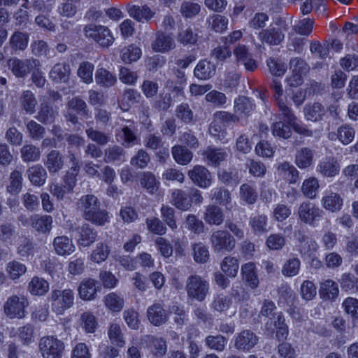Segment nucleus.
Returning a JSON list of instances; mask_svg holds the SVG:
<instances>
[{
  "mask_svg": "<svg viewBox=\"0 0 358 358\" xmlns=\"http://www.w3.org/2000/svg\"><path fill=\"white\" fill-rule=\"evenodd\" d=\"M83 33L85 38L97 43L104 48L110 46L115 41L110 29L103 25L95 24H86L83 28Z\"/></svg>",
  "mask_w": 358,
  "mask_h": 358,
  "instance_id": "nucleus-1",
  "label": "nucleus"
},
{
  "mask_svg": "<svg viewBox=\"0 0 358 358\" xmlns=\"http://www.w3.org/2000/svg\"><path fill=\"white\" fill-rule=\"evenodd\" d=\"M49 301L52 311L57 315H62L74 304L73 291L71 289H53L49 296Z\"/></svg>",
  "mask_w": 358,
  "mask_h": 358,
  "instance_id": "nucleus-2",
  "label": "nucleus"
},
{
  "mask_svg": "<svg viewBox=\"0 0 358 358\" xmlns=\"http://www.w3.org/2000/svg\"><path fill=\"white\" fill-rule=\"evenodd\" d=\"M64 343L54 336H45L38 342V350L43 358H62Z\"/></svg>",
  "mask_w": 358,
  "mask_h": 358,
  "instance_id": "nucleus-3",
  "label": "nucleus"
},
{
  "mask_svg": "<svg viewBox=\"0 0 358 358\" xmlns=\"http://www.w3.org/2000/svg\"><path fill=\"white\" fill-rule=\"evenodd\" d=\"M299 220L305 224L315 227L324 216V211L313 203L302 202L297 210Z\"/></svg>",
  "mask_w": 358,
  "mask_h": 358,
  "instance_id": "nucleus-4",
  "label": "nucleus"
},
{
  "mask_svg": "<svg viewBox=\"0 0 358 358\" xmlns=\"http://www.w3.org/2000/svg\"><path fill=\"white\" fill-rule=\"evenodd\" d=\"M187 296L199 301H203L209 292V284L199 275H191L186 281Z\"/></svg>",
  "mask_w": 358,
  "mask_h": 358,
  "instance_id": "nucleus-5",
  "label": "nucleus"
},
{
  "mask_svg": "<svg viewBox=\"0 0 358 358\" xmlns=\"http://www.w3.org/2000/svg\"><path fill=\"white\" fill-rule=\"evenodd\" d=\"M29 306V301L24 295H12L9 296L3 305V312L9 318L22 319L26 315V308Z\"/></svg>",
  "mask_w": 358,
  "mask_h": 358,
  "instance_id": "nucleus-6",
  "label": "nucleus"
},
{
  "mask_svg": "<svg viewBox=\"0 0 358 358\" xmlns=\"http://www.w3.org/2000/svg\"><path fill=\"white\" fill-rule=\"evenodd\" d=\"M212 248L215 252H231L236 247V240L227 231L217 230L210 238Z\"/></svg>",
  "mask_w": 358,
  "mask_h": 358,
  "instance_id": "nucleus-7",
  "label": "nucleus"
},
{
  "mask_svg": "<svg viewBox=\"0 0 358 358\" xmlns=\"http://www.w3.org/2000/svg\"><path fill=\"white\" fill-rule=\"evenodd\" d=\"M233 54L236 64L243 65L247 71L253 72L257 69L258 62L245 45L238 43L234 47Z\"/></svg>",
  "mask_w": 358,
  "mask_h": 358,
  "instance_id": "nucleus-8",
  "label": "nucleus"
},
{
  "mask_svg": "<svg viewBox=\"0 0 358 358\" xmlns=\"http://www.w3.org/2000/svg\"><path fill=\"white\" fill-rule=\"evenodd\" d=\"M8 65L16 77L23 78L29 73L34 68L41 66V63L39 60L32 57L24 59L14 57L9 59Z\"/></svg>",
  "mask_w": 358,
  "mask_h": 358,
  "instance_id": "nucleus-9",
  "label": "nucleus"
},
{
  "mask_svg": "<svg viewBox=\"0 0 358 358\" xmlns=\"http://www.w3.org/2000/svg\"><path fill=\"white\" fill-rule=\"evenodd\" d=\"M187 175L192 182L201 188L206 189L212 185V173L204 166L195 165L188 171Z\"/></svg>",
  "mask_w": 358,
  "mask_h": 358,
  "instance_id": "nucleus-10",
  "label": "nucleus"
},
{
  "mask_svg": "<svg viewBox=\"0 0 358 358\" xmlns=\"http://www.w3.org/2000/svg\"><path fill=\"white\" fill-rule=\"evenodd\" d=\"M147 317L150 322L155 326L159 327L166 324L169 320V313L164 309L160 302H155L147 309Z\"/></svg>",
  "mask_w": 358,
  "mask_h": 358,
  "instance_id": "nucleus-11",
  "label": "nucleus"
},
{
  "mask_svg": "<svg viewBox=\"0 0 358 358\" xmlns=\"http://www.w3.org/2000/svg\"><path fill=\"white\" fill-rule=\"evenodd\" d=\"M258 38L262 43L268 45H278L285 38V34L280 27H268L262 29L258 34Z\"/></svg>",
  "mask_w": 358,
  "mask_h": 358,
  "instance_id": "nucleus-12",
  "label": "nucleus"
},
{
  "mask_svg": "<svg viewBox=\"0 0 358 358\" xmlns=\"http://www.w3.org/2000/svg\"><path fill=\"white\" fill-rule=\"evenodd\" d=\"M259 338L250 330H243L235 338L234 347L241 351H250L258 343Z\"/></svg>",
  "mask_w": 358,
  "mask_h": 358,
  "instance_id": "nucleus-13",
  "label": "nucleus"
},
{
  "mask_svg": "<svg viewBox=\"0 0 358 358\" xmlns=\"http://www.w3.org/2000/svg\"><path fill=\"white\" fill-rule=\"evenodd\" d=\"M151 47L152 50L156 52L165 53L173 50L176 43L170 34L158 31L155 34V38L152 42Z\"/></svg>",
  "mask_w": 358,
  "mask_h": 358,
  "instance_id": "nucleus-14",
  "label": "nucleus"
},
{
  "mask_svg": "<svg viewBox=\"0 0 358 358\" xmlns=\"http://www.w3.org/2000/svg\"><path fill=\"white\" fill-rule=\"evenodd\" d=\"M99 287L96 281L92 278H86L80 283L78 292L80 299L83 301H92L96 299Z\"/></svg>",
  "mask_w": 358,
  "mask_h": 358,
  "instance_id": "nucleus-15",
  "label": "nucleus"
},
{
  "mask_svg": "<svg viewBox=\"0 0 358 358\" xmlns=\"http://www.w3.org/2000/svg\"><path fill=\"white\" fill-rule=\"evenodd\" d=\"M146 343L150 354L155 357L161 358L166 355L167 344L164 338L147 336Z\"/></svg>",
  "mask_w": 358,
  "mask_h": 358,
  "instance_id": "nucleus-16",
  "label": "nucleus"
},
{
  "mask_svg": "<svg viewBox=\"0 0 358 358\" xmlns=\"http://www.w3.org/2000/svg\"><path fill=\"white\" fill-rule=\"evenodd\" d=\"M322 207L331 213L338 212L341 210L343 200L338 193L333 192H325L321 200Z\"/></svg>",
  "mask_w": 358,
  "mask_h": 358,
  "instance_id": "nucleus-17",
  "label": "nucleus"
},
{
  "mask_svg": "<svg viewBox=\"0 0 358 358\" xmlns=\"http://www.w3.org/2000/svg\"><path fill=\"white\" fill-rule=\"evenodd\" d=\"M127 11L129 15L138 22H148L155 17L156 13L148 5L137 6L128 5Z\"/></svg>",
  "mask_w": 358,
  "mask_h": 358,
  "instance_id": "nucleus-18",
  "label": "nucleus"
},
{
  "mask_svg": "<svg viewBox=\"0 0 358 358\" xmlns=\"http://www.w3.org/2000/svg\"><path fill=\"white\" fill-rule=\"evenodd\" d=\"M355 129L348 124H343L337 129L336 131L328 134V138L331 141L338 140L344 145L350 143L355 138Z\"/></svg>",
  "mask_w": 358,
  "mask_h": 358,
  "instance_id": "nucleus-19",
  "label": "nucleus"
},
{
  "mask_svg": "<svg viewBox=\"0 0 358 358\" xmlns=\"http://www.w3.org/2000/svg\"><path fill=\"white\" fill-rule=\"evenodd\" d=\"M203 220L210 225H221L224 220V215L221 208L217 205H208L206 207Z\"/></svg>",
  "mask_w": 358,
  "mask_h": 358,
  "instance_id": "nucleus-20",
  "label": "nucleus"
},
{
  "mask_svg": "<svg viewBox=\"0 0 358 358\" xmlns=\"http://www.w3.org/2000/svg\"><path fill=\"white\" fill-rule=\"evenodd\" d=\"M52 222L50 215L34 214L31 215V227L38 233L45 234L51 231Z\"/></svg>",
  "mask_w": 358,
  "mask_h": 358,
  "instance_id": "nucleus-21",
  "label": "nucleus"
},
{
  "mask_svg": "<svg viewBox=\"0 0 358 358\" xmlns=\"http://www.w3.org/2000/svg\"><path fill=\"white\" fill-rule=\"evenodd\" d=\"M54 250L58 255H70L75 251V245L71 238L66 236H57L53 240Z\"/></svg>",
  "mask_w": 358,
  "mask_h": 358,
  "instance_id": "nucleus-22",
  "label": "nucleus"
},
{
  "mask_svg": "<svg viewBox=\"0 0 358 358\" xmlns=\"http://www.w3.org/2000/svg\"><path fill=\"white\" fill-rule=\"evenodd\" d=\"M77 207L83 211V217H85L100 207V202L94 195L87 194L80 197L77 203Z\"/></svg>",
  "mask_w": 358,
  "mask_h": 358,
  "instance_id": "nucleus-23",
  "label": "nucleus"
},
{
  "mask_svg": "<svg viewBox=\"0 0 358 358\" xmlns=\"http://www.w3.org/2000/svg\"><path fill=\"white\" fill-rule=\"evenodd\" d=\"M79 237L78 244L84 248L90 247L95 242L97 237V232L92 229L88 224H83L78 228Z\"/></svg>",
  "mask_w": 358,
  "mask_h": 358,
  "instance_id": "nucleus-24",
  "label": "nucleus"
},
{
  "mask_svg": "<svg viewBox=\"0 0 358 358\" xmlns=\"http://www.w3.org/2000/svg\"><path fill=\"white\" fill-rule=\"evenodd\" d=\"M243 279L252 289L257 288L259 285V278L257 267L253 262H248L241 266V268Z\"/></svg>",
  "mask_w": 358,
  "mask_h": 358,
  "instance_id": "nucleus-25",
  "label": "nucleus"
},
{
  "mask_svg": "<svg viewBox=\"0 0 358 358\" xmlns=\"http://www.w3.org/2000/svg\"><path fill=\"white\" fill-rule=\"evenodd\" d=\"M319 294L325 300L334 301L339 294L338 284L331 279L324 280L320 283Z\"/></svg>",
  "mask_w": 358,
  "mask_h": 358,
  "instance_id": "nucleus-26",
  "label": "nucleus"
},
{
  "mask_svg": "<svg viewBox=\"0 0 358 358\" xmlns=\"http://www.w3.org/2000/svg\"><path fill=\"white\" fill-rule=\"evenodd\" d=\"M317 170L325 177H334L339 173L340 166L336 159L329 157L320 162Z\"/></svg>",
  "mask_w": 358,
  "mask_h": 358,
  "instance_id": "nucleus-27",
  "label": "nucleus"
},
{
  "mask_svg": "<svg viewBox=\"0 0 358 358\" xmlns=\"http://www.w3.org/2000/svg\"><path fill=\"white\" fill-rule=\"evenodd\" d=\"M96 83L105 88L114 86L117 83L116 76L104 68H99L95 72Z\"/></svg>",
  "mask_w": 358,
  "mask_h": 358,
  "instance_id": "nucleus-28",
  "label": "nucleus"
},
{
  "mask_svg": "<svg viewBox=\"0 0 358 358\" xmlns=\"http://www.w3.org/2000/svg\"><path fill=\"white\" fill-rule=\"evenodd\" d=\"M171 203L181 210H188L191 208V201L187 194L180 189H175L171 192Z\"/></svg>",
  "mask_w": 358,
  "mask_h": 358,
  "instance_id": "nucleus-29",
  "label": "nucleus"
},
{
  "mask_svg": "<svg viewBox=\"0 0 358 358\" xmlns=\"http://www.w3.org/2000/svg\"><path fill=\"white\" fill-rule=\"evenodd\" d=\"M216 71L215 65L206 59L201 60L196 66L194 73L200 80H207L213 77Z\"/></svg>",
  "mask_w": 358,
  "mask_h": 358,
  "instance_id": "nucleus-30",
  "label": "nucleus"
},
{
  "mask_svg": "<svg viewBox=\"0 0 358 358\" xmlns=\"http://www.w3.org/2000/svg\"><path fill=\"white\" fill-rule=\"evenodd\" d=\"M71 73L70 66L65 63H57L50 71V78L55 83H66Z\"/></svg>",
  "mask_w": 358,
  "mask_h": 358,
  "instance_id": "nucleus-31",
  "label": "nucleus"
},
{
  "mask_svg": "<svg viewBox=\"0 0 358 358\" xmlns=\"http://www.w3.org/2000/svg\"><path fill=\"white\" fill-rule=\"evenodd\" d=\"M210 198L218 204L224 206L227 210H231L233 208L231 193L226 189L222 187L213 189L210 191Z\"/></svg>",
  "mask_w": 358,
  "mask_h": 358,
  "instance_id": "nucleus-32",
  "label": "nucleus"
},
{
  "mask_svg": "<svg viewBox=\"0 0 358 358\" xmlns=\"http://www.w3.org/2000/svg\"><path fill=\"white\" fill-rule=\"evenodd\" d=\"M303 112L307 120L317 122L322 120L327 111L321 103L315 102L306 104Z\"/></svg>",
  "mask_w": 358,
  "mask_h": 358,
  "instance_id": "nucleus-33",
  "label": "nucleus"
},
{
  "mask_svg": "<svg viewBox=\"0 0 358 358\" xmlns=\"http://www.w3.org/2000/svg\"><path fill=\"white\" fill-rule=\"evenodd\" d=\"M203 156L207 160V164L212 166H217L227 157V152L221 148L208 147L203 152Z\"/></svg>",
  "mask_w": 358,
  "mask_h": 358,
  "instance_id": "nucleus-34",
  "label": "nucleus"
},
{
  "mask_svg": "<svg viewBox=\"0 0 358 358\" xmlns=\"http://www.w3.org/2000/svg\"><path fill=\"white\" fill-rule=\"evenodd\" d=\"M221 271L229 278H236L239 269V260L231 255L224 257L220 263Z\"/></svg>",
  "mask_w": 358,
  "mask_h": 358,
  "instance_id": "nucleus-35",
  "label": "nucleus"
},
{
  "mask_svg": "<svg viewBox=\"0 0 358 358\" xmlns=\"http://www.w3.org/2000/svg\"><path fill=\"white\" fill-rule=\"evenodd\" d=\"M278 174L287 180L289 183H296L299 178V171L288 162L280 163L277 167Z\"/></svg>",
  "mask_w": 358,
  "mask_h": 358,
  "instance_id": "nucleus-36",
  "label": "nucleus"
},
{
  "mask_svg": "<svg viewBox=\"0 0 358 358\" xmlns=\"http://www.w3.org/2000/svg\"><path fill=\"white\" fill-rule=\"evenodd\" d=\"M81 0H63L57 8L58 13L67 18H73L78 13Z\"/></svg>",
  "mask_w": 358,
  "mask_h": 358,
  "instance_id": "nucleus-37",
  "label": "nucleus"
},
{
  "mask_svg": "<svg viewBox=\"0 0 358 358\" xmlns=\"http://www.w3.org/2000/svg\"><path fill=\"white\" fill-rule=\"evenodd\" d=\"M45 165L50 173L58 172L64 165L62 155L57 150H52L46 157Z\"/></svg>",
  "mask_w": 358,
  "mask_h": 358,
  "instance_id": "nucleus-38",
  "label": "nucleus"
},
{
  "mask_svg": "<svg viewBox=\"0 0 358 358\" xmlns=\"http://www.w3.org/2000/svg\"><path fill=\"white\" fill-rule=\"evenodd\" d=\"M27 176L30 182L36 186L43 185L46 180V171L41 165H35L27 169Z\"/></svg>",
  "mask_w": 358,
  "mask_h": 358,
  "instance_id": "nucleus-39",
  "label": "nucleus"
},
{
  "mask_svg": "<svg viewBox=\"0 0 358 358\" xmlns=\"http://www.w3.org/2000/svg\"><path fill=\"white\" fill-rule=\"evenodd\" d=\"M28 289L32 295L43 296L49 290V283L43 278L35 276L31 278Z\"/></svg>",
  "mask_w": 358,
  "mask_h": 358,
  "instance_id": "nucleus-40",
  "label": "nucleus"
},
{
  "mask_svg": "<svg viewBox=\"0 0 358 358\" xmlns=\"http://www.w3.org/2000/svg\"><path fill=\"white\" fill-rule=\"evenodd\" d=\"M319 188L318 180L315 177H310L303 182L301 191L306 197L314 199L317 195Z\"/></svg>",
  "mask_w": 358,
  "mask_h": 358,
  "instance_id": "nucleus-41",
  "label": "nucleus"
},
{
  "mask_svg": "<svg viewBox=\"0 0 358 358\" xmlns=\"http://www.w3.org/2000/svg\"><path fill=\"white\" fill-rule=\"evenodd\" d=\"M80 324L87 334L94 333L98 327L97 319L90 311H85L81 314Z\"/></svg>",
  "mask_w": 358,
  "mask_h": 358,
  "instance_id": "nucleus-42",
  "label": "nucleus"
},
{
  "mask_svg": "<svg viewBox=\"0 0 358 358\" xmlns=\"http://www.w3.org/2000/svg\"><path fill=\"white\" fill-rule=\"evenodd\" d=\"M255 108L252 101L245 96H239L234 101V111L240 115H248Z\"/></svg>",
  "mask_w": 358,
  "mask_h": 358,
  "instance_id": "nucleus-43",
  "label": "nucleus"
},
{
  "mask_svg": "<svg viewBox=\"0 0 358 358\" xmlns=\"http://www.w3.org/2000/svg\"><path fill=\"white\" fill-rule=\"evenodd\" d=\"M240 198L248 204H254L258 197L256 187L254 184L244 183L241 185L239 189Z\"/></svg>",
  "mask_w": 358,
  "mask_h": 358,
  "instance_id": "nucleus-44",
  "label": "nucleus"
},
{
  "mask_svg": "<svg viewBox=\"0 0 358 358\" xmlns=\"http://www.w3.org/2000/svg\"><path fill=\"white\" fill-rule=\"evenodd\" d=\"M171 152L175 161L180 165L188 164L193 157L192 152L182 145L173 146Z\"/></svg>",
  "mask_w": 358,
  "mask_h": 358,
  "instance_id": "nucleus-45",
  "label": "nucleus"
},
{
  "mask_svg": "<svg viewBox=\"0 0 358 358\" xmlns=\"http://www.w3.org/2000/svg\"><path fill=\"white\" fill-rule=\"evenodd\" d=\"M110 252V248L106 243H98L96 248L92 251L90 259L94 263L101 264L108 259Z\"/></svg>",
  "mask_w": 358,
  "mask_h": 358,
  "instance_id": "nucleus-46",
  "label": "nucleus"
},
{
  "mask_svg": "<svg viewBox=\"0 0 358 358\" xmlns=\"http://www.w3.org/2000/svg\"><path fill=\"white\" fill-rule=\"evenodd\" d=\"M161 217L164 223L172 230L178 229L176 210L169 205L162 204L160 208Z\"/></svg>",
  "mask_w": 358,
  "mask_h": 358,
  "instance_id": "nucleus-47",
  "label": "nucleus"
},
{
  "mask_svg": "<svg viewBox=\"0 0 358 358\" xmlns=\"http://www.w3.org/2000/svg\"><path fill=\"white\" fill-rule=\"evenodd\" d=\"M313 160V152L308 148L298 150L295 156V163L300 169H306L311 166Z\"/></svg>",
  "mask_w": 358,
  "mask_h": 358,
  "instance_id": "nucleus-48",
  "label": "nucleus"
},
{
  "mask_svg": "<svg viewBox=\"0 0 358 358\" xmlns=\"http://www.w3.org/2000/svg\"><path fill=\"white\" fill-rule=\"evenodd\" d=\"M121 59L124 63L130 64L140 59L142 55L141 49L134 44H131L122 49Z\"/></svg>",
  "mask_w": 358,
  "mask_h": 358,
  "instance_id": "nucleus-49",
  "label": "nucleus"
},
{
  "mask_svg": "<svg viewBox=\"0 0 358 358\" xmlns=\"http://www.w3.org/2000/svg\"><path fill=\"white\" fill-rule=\"evenodd\" d=\"M27 266L25 264L13 260L6 264V271L10 279L15 280L19 279L22 275L27 272Z\"/></svg>",
  "mask_w": 358,
  "mask_h": 358,
  "instance_id": "nucleus-50",
  "label": "nucleus"
},
{
  "mask_svg": "<svg viewBox=\"0 0 358 358\" xmlns=\"http://www.w3.org/2000/svg\"><path fill=\"white\" fill-rule=\"evenodd\" d=\"M105 306L113 312H120L124 307V299L116 294L110 292L103 298Z\"/></svg>",
  "mask_w": 358,
  "mask_h": 358,
  "instance_id": "nucleus-51",
  "label": "nucleus"
},
{
  "mask_svg": "<svg viewBox=\"0 0 358 358\" xmlns=\"http://www.w3.org/2000/svg\"><path fill=\"white\" fill-rule=\"evenodd\" d=\"M20 103L27 113L33 114L35 112L37 101L32 92L23 91L20 98Z\"/></svg>",
  "mask_w": 358,
  "mask_h": 358,
  "instance_id": "nucleus-52",
  "label": "nucleus"
},
{
  "mask_svg": "<svg viewBox=\"0 0 358 358\" xmlns=\"http://www.w3.org/2000/svg\"><path fill=\"white\" fill-rule=\"evenodd\" d=\"M231 305V298L221 294L213 297L210 307L214 311L222 313L229 310Z\"/></svg>",
  "mask_w": 358,
  "mask_h": 358,
  "instance_id": "nucleus-53",
  "label": "nucleus"
},
{
  "mask_svg": "<svg viewBox=\"0 0 358 358\" xmlns=\"http://www.w3.org/2000/svg\"><path fill=\"white\" fill-rule=\"evenodd\" d=\"M84 219L96 226H103L110 222L108 213L106 210L101 209L100 207L84 217Z\"/></svg>",
  "mask_w": 358,
  "mask_h": 358,
  "instance_id": "nucleus-54",
  "label": "nucleus"
},
{
  "mask_svg": "<svg viewBox=\"0 0 358 358\" xmlns=\"http://www.w3.org/2000/svg\"><path fill=\"white\" fill-rule=\"evenodd\" d=\"M218 178L223 183L228 185H236L240 182L241 178L238 172L235 169H222L218 171Z\"/></svg>",
  "mask_w": 358,
  "mask_h": 358,
  "instance_id": "nucleus-55",
  "label": "nucleus"
},
{
  "mask_svg": "<svg viewBox=\"0 0 358 358\" xmlns=\"http://www.w3.org/2000/svg\"><path fill=\"white\" fill-rule=\"evenodd\" d=\"M301 261L294 256L289 257L284 264L282 268V273L286 277L296 275L300 270Z\"/></svg>",
  "mask_w": 358,
  "mask_h": 358,
  "instance_id": "nucleus-56",
  "label": "nucleus"
},
{
  "mask_svg": "<svg viewBox=\"0 0 358 358\" xmlns=\"http://www.w3.org/2000/svg\"><path fill=\"white\" fill-rule=\"evenodd\" d=\"M22 186V176L19 171L15 170L11 172L9 178V183L6 187L7 192L11 194H17Z\"/></svg>",
  "mask_w": 358,
  "mask_h": 358,
  "instance_id": "nucleus-57",
  "label": "nucleus"
},
{
  "mask_svg": "<svg viewBox=\"0 0 358 358\" xmlns=\"http://www.w3.org/2000/svg\"><path fill=\"white\" fill-rule=\"evenodd\" d=\"M145 223L148 230L152 234L162 236L167 231L166 225L157 217H148Z\"/></svg>",
  "mask_w": 358,
  "mask_h": 358,
  "instance_id": "nucleus-58",
  "label": "nucleus"
},
{
  "mask_svg": "<svg viewBox=\"0 0 358 358\" xmlns=\"http://www.w3.org/2000/svg\"><path fill=\"white\" fill-rule=\"evenodd\" d=\"M94 64L89 62H83L80 64L77 71L78 76L87 84L93 81Z\"/></svg>",
  "mask_w": 358,
  "mask_h": 358,
  "instance_id": "nucleus-59",
  "label": "nucleus"
},
{
  "mask_svg": "<svg viewBox=\"0 0 358 358\" xmlns=\"http://www.w3.org/2000/svg\"><path fill=\"white\" fill-rule=\"evenodd\" d=\"M21 157L25 162H36L40 159L41 152L38 148L32 145H24L20 150Z\"/></svg>",
  "mask_w": 358,
  "mask_h": 358,
  "instance_id": "nucleus-60",
  "label": "nucleus"
},
{
  "mask_svg": "<svg viewBox=\"0 0 358 358\" xmlns=\"http://www.w3.org/2000/svg\"><path fill=\"white\" fill-rule=\"evenodd\" d=\"M108 335L113 344L119 347H122L125 345V341L120 324L116 323L111 324L108 331Z\"/></svg>",
  "mask_w": 358,
  "mask_h": 358,
  "instance_id": "nucleus-61",
  "label": "nucleus"
},
{
  "mask_svg": "<svg viewBox=\"0 0 358 358\" xmlns=\"http://www.w3.org/2000/svg\"><path fill=\"white\" fill-rule=\"evenodd\" d=\"M57 113L46 103H41L37 119L44 124H51L55 122Z\"/></svg>",
  "mask_w": 358,
  "mask_h": 358,
  "instance_id": "nucleus-62",
  "label": "nucleus"
},
{
  "mask_svg": "<svg viewBox=\"0 0 358 358\" xmlns=\"http://www.w3.org/2000/svg\"><path fill=\"white\" fill-rule=\"evenodd\" d=\"M267 220L266 215L257 214L250 218L249 224L255 233H264L267 231Z\"/></svg>",
  "mask_w": 358,
  "mask_h": 358,
  "instance_id": "nucleus-63",
  "label": "nucleus"
},
{
  "mask_svg": "<svg viewBox=\"0 0 358 358\" xmlns=\"http://www.w3.org/2000/svg\"><path fill=\"white\" fill-rule=\"evenodd\" d=\"M201 10V6L195 2L184 1L180 6V13L185 18H192Z\"/></svg>",
  "mask_w": 358,
  "mask_h": 358,
  "instance_id": "nucleus-64",
  "label": "nucleus"
}]
</instances>
